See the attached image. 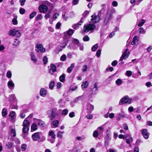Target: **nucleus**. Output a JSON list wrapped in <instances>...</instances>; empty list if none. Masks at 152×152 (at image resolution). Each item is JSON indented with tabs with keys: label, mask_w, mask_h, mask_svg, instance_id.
I'll return each mask as SVG.
<instances>
[{
	"label": "nucleus",
	"mask_w": 152,
	"mask_h": 152,
	"mask_svg": "<svg viewBox=\"0 0 152 152\" xmlns=\"http://www.w3.org/2000/svg\"><path fill=\"white\" fill-rule=\"evenodd\" d=\"M72 42L74 44L77 45L78 46H79V41L77 39H73L72 40Z\"/></svg>",
	"instance_id": "obj_45"
},
{
	"label": "nucleus",
	"mask_w": 152,
	"mask_h": 152,
	"mask_svg": "<svg viewBox=\"0 0 152 152\" xmlns=\"http://www.w3.org/2000/svg\"><path fill=\"white\" fill-rule=\"evenodd\" d=\"M21 148L22 151L25 150L27 148V145L25 144H23L21 145Z\"/></svg>",
	"instance_id": "obj_48"
},
{
	"label": "nucleus",
	"mask_w": 152,
	"mask_h": 152,
	"mask_svg": "<svg viewBox=\"0 0 152 152\" xmlns=\"http://www.w3.org/2000/svg\"><path fill=\"white\" fill-rule=\"evenodd\" d=\"M66 59V56L65 55H62L60 58V60L62 61H65Z\"/></svg>",
	"instance_id": "obj_51"
},
{
	"label": "nucleus",
	"mask_w": 152,
	"mask_h": 152,
	"mask_svg": "<svg viewBox=\"0 0 152 152\" xmlns=\"http://www.w3.org/2000/svg\"><path fill=\"white\" fill-rule=\"evenodd\" d=\"M31 60L34 63H36L37 59L36 58L34 54L32 52H31L30 54Z\"/></svg>",
	"instance_id": "obj_19"
},
{
	"label": "nucleus",
	"mask_w": 152,
	"mask_h": 152,
	"mask_svg": "<svg viewBox=\"0 0 152 152\" xmlns=\"http://www.w3.org/2000/svg\"><path fill=\"white\" fill-rule=\"evenodd\" d=\"M64 133L63 131H59L58 132L57 134V136L58 137L62 138L63 137V134Z\"/></svg>",
	"instance_id": "obj_31"
},
{
	"label": "nucleus",
	"mask_w": 152,
	"mask_h": 152,
	"mask_svg": "<svg viewBox=\"0 0 152 152\" xmlns=\"http://www.w3.org/2000/svg\"><path fill=\"white\" fill-rule=\"evenodd\" d=\"M138 41V37L137 36H135L133 38L132 41L131 43L132 45L136 44Z\"/></svg>",
	"instance_id": "obj_22"
},
{
	"label": "nucleus",
	"mask_w": 152,
	"mask_h": 152,
	"mask_svg": "<svg viewBox=\"0 0 152 152\" xmlns=\"http://www.w3.org/2000/svg\"><path fill=\"white\" fill-rule=\"evenodd\" d=\"M35 48H36L35 50L37 52H39L40 51L41 53H43L45 51V49L44 48L42 44L39 43H37L36 44Z\"/></svg>",
	"instance_id": "obj_6"
},
{
	"label": "nucleus",
	"mask_w": 152,
	"mask_h": 152,
	"mask_svg": "<svg viewBox=\"0 0 152 152\" xmlns=\"http://www.w3.org/2000/svg\"><path fill=\"white\" fill-rule=\"evenodd\" d=\"M89 13V12L88 11H85L83 14V16L84 17L86 16Z\"/></svg>",
	"instance_id": "obj_59"
},
{
	"label": "nucleus",
	"mask_w": 152,
	"mask_h": 152,
	"mask_svg": "<svg viewBox=\"0 0 152 152\" xmlns=\"http://www.w3.org/2000/svg\"><path fill=\"white\" fill-rule=\"evenodd\" d=\"M85 138V137L83 136H82L80 137H78L77 138V139L78 140H82Z\"/></svg>",
	"instance_id": "obj_56"
},
{
	"label": "nucleus",
	"mask_w": 152,
	"mask_h": 152,
	"mask_svg": "<svg viewBox=\"0 0 152 152\" xmlns=\"http://www.w3.org/2000/svg\"><path fill=\"white\" fill-rule=\"evenodd\" d=\"M61 44L59 45L57 48L56 50L58 52L61 51L63 48H64L61 46Z\"/></svg>",
	"instance_id": "obj_49"
},
{
	"label": "nucleus",
	"mask_w": 152,
	"mask_h": 152,
	"mask_svg": "<svg viewBox=\"0 0 152 152\" xmlns=\"http://www.w3.org/2000/svg\"><path fill=\"white\" fill-rule=\"evenodd\" d=\"M94 107L92 105L90 104H87V107L86 110L87 112L88 113H91L94 110Z\"/></svg>",
	"instance_id": "obj_12"
},
{
	"label": "nucleus",
	"mask_w": 152,
	"mask_h": 152,
	"mask_svg": "<svg viewBox=\"0 0 152 152\" xmlns=\"http://www.w3.org/2000/svg\"><path fill=\"white\" fill-rule=\"evenodd\" d=\"M55 82L54 81H51L49 85V87L50 89H52L54 86Z\"/></svg>",
	"instance_id": "obj_33"
},
{
	"label": "nucleus",
	"mask_w": 152,
	"mask_h": 152,
	"mask_svg": "<svg viewBox=\"0 0 152 152\" xmlns=\"http://www.w3.org/2000/svg\"><path fill=\"white\" fill-rule=\"evenodd\" d=\"M122 83V80L120 79H118L115 82L116 83L118 86L121 85Z\"/></svg>",
	"instance_id": "obj_41"
},
{
	"label": "nucleus",
	"mask_w": 152,
	"mask_h": 152,
	"mask_svg": "<svg viewBox=\"0 0 152 152\" xmlns=\"http://www.w3.org/2000/svg\"><path fill=\"white\" fill-rule=\"evenodd\" d=\"M69 117L70 118H73L75 116V113L74 112L70 113L69 114Z\"/></svg>",
	"instance_id": "obj_64"
},
{
	"label": "nucleus",
	"mask_w": 152,
	"mask_h": 152,
	"mask_svg": "<svg viewBox=\"0 0 152 152\" xmlns=\"http://www.w3.org/2000/svg\"><path fill=\"white\" fill-rule=\"evenodd\" d=\"M12 143L11 142H8L7 143L6 146L8 148H10L12 147Z\"/></svg>",
	"instance_id": "obj_37"
},
{
	"label": "nucleus",
	"mask_w": 152,
	"mask_h": 152,
	"mask_svg": "<svg viewBox=\"0 0 152 152\" xmlns=\"http://www.w3.org/2000/svg\"><path fill=\"white\" fill-rule=\"evenodd\" d=\"M99 135V133L96 130L94 131L93 133V136L95 138H97Z\"/></svg>",
	"instance_id": "obj_47"
},
{
	"label": "nucleus",
	"mask_w": 152,
	"mask_h": 152,
	"mask_svg": "<svg viewBox=\"0 0 152 152\" xmlns=\"http://www.w3.org/2000/svg\"><path fill=\"white\" fill-rule=\"evenodd\" d=\"M59 124V122L58 120H55L52 122L53 127L54 128L56 127Z\"/></svg>",
	"instance_id": "obj_30"
},
{
	"label": "nucleus",
	"mask_w": 152,
	"mask_h": 152,
	"mask_svg": "<svg viewBox=\"0 0 152 152\" xmlns=\"http://www.w3.org/2000/svg\"><path fill=\"white\" fill-rule=\"evenodd\" d=\"M37 129V126L34 124H32L31 127V131H35Z\"/></svg>",
	"instance_id": "obj_32"
},
{
	"label": "nucleus",
	"mask_w": 152,
	"mask_h": 152,
	"mask_svg": "<svg viewBox=\"0 0 152 152\" xmlns=\"http://www.w3.org/2000/svg\"><path fill=\"white\" fill-rule=\"evenodd\" d=\"M101 50L99 49L97 50L96 55L98 57H99L100 56L101 53Z\"/></svg>",
	"instance_id": "obj_60"
},
{
	"label": "nucleus",
	"mask_w": 152,
	"mask_h": 152,
	"mask_svg": "<svg viewBox=\"0 0 152 152\" xmlns=\"http://www.w3.org/2000/svg\"><path fill=\"white\" fill-rule=\"evenodd\" d=\"M48 61V58L47 57L45 56L43 57V62L44 64H46Z\"/></svg>",
	"instance_id": "obj_44"
},
{
	"label": "nucleus",
	"mask_w": 152,
	"mask_h": 152,
	"mask_svg": "<svg viewBox=\"0 0 152 152\" xmlns=\"http://www.w3.org/2000/svg\"><path fill=\"white\" fill-rule=\"evenodd\" d=\"M20 13L21 14H23L25 12V10L22 8H20L19 10Z\"/></svg>",
	"instance_id": "obj_58"
},
{
	"label": "nucleus",
	"mask_w": 152,
	"mask_h": 152,
	"mask_svg": "<svg viewBox=\"0 0 152 152\" xmlns=\"http://www.w3.org/2000/svg\"><path fill=\"white\" fill-rule=\"evenodd\" d=\"M15 36L18 37H19L21 36V33L18 30H16Z\"/></svg>",
	"instance_id": "obj_53"
},
{
	"label": "nucleus",
	"mask_w": 152,
	"mask_h": 152,
	"mask_svg": "<svg viewBox=\"0 0 152 152\" xmlns=\"http://www.w3.org/2000/svg\"><path fill=\"white\" fill-rule=\"evenodd\" d=\"M142 133L144 137L146 139H147L148 138V135L146 129H143L142 131Z\"/></svg>",
	"instance_id": "obj_18"
},
{
	"label": "nucleus",
	"mask_w": 152,
	"mask_h": 152,
	"mask_svg": "<svg viewBox=\"0 0 152 152\" xmlns=\"http://www.w3.org/2000/svg\"><path fill=\"white\" fill-rule=\"evenodd\" d=\"M42 18V16L41 14L37 15L36 17V20H38L39 19H41Z\"/></svg>",
	"instance_id": "obj_55"
},
{
	"label": "nucleus",
	"mask_w": 152,
	"mask_h": 152,
	"mask_svg": "<svg viewBox=\"0 0 152 152\" xmlns=\"http://www.w3.org/2000/svg\"><path fill=\"white\" fill-rule=\"evenodd\" d=\"M19 41L17 39H15L14 40L13 45L14 46H17L19 45Z\"/></svg>",
	"instance_id": "obj_40"
},
{
	"label": "nucleus",
	"mask_w": 152,
	"mask_h": 152,
	"mask_svg": "<svg viewBox=\"0 0 152 152\" xmlns=\"http://www.w3.org/2000/svg\"><path fill=\"white\" fill-rule=\"evenodd\" d=\"M7 86L8 88L10 90H12L14 89L15 84L11 80H10L7 82Z\"/></svg>",
	"instance_id": "obj_10"
},
{
	"label": "nucleus",
	"mask_w": 152,
	"mask_h": 152,
	"mask_svg": "<svg viewBox=\"0 0 152 152\" xmlns=\"http://www.w3.org/2000/svg\"><path fill=\"white\" fill-rule=\"evenodd\" d=\"M35 121L39 126H42L44 124L43 122L41 120L35 119Z\"/></svg>",
	"instance_id": "obj_20"
},
{
	"label": "nucleus",
	"mask_w": 152,
	"mask_h": 152,
	"mask_svg": "<svg viewBox=\"0 0 152 152\" xmlns=\"http://www.w3.org/2000/svg\"><path fill=\"white\" fill-rule=\"evenodd\" d=\"M12 23L14 25H16L18 23V21L17 19L15 18H14L12 20Z\"/></svg>",
	"instance_id": "obj_63"
},
{
	"label": "nucleus",
	"mask_w": 152,
	"mask_h": 152,
	"mask_svg": "<svg viewBox=\"0 0 152 152\" xmlns=\"http://www.w3.org/2000/svg\"><path fill=\"white\" fill-rule=\"evenodd\" d=\"M49 135L53 139H55L56 138V135L53 131H49Z\"/></svg>",
	"instance_id": "obj_24"
},
{
	"label": "nucleus",
	"mask_w": 152,
	"mask_h": 152,
	"mask_svg": "<svg viewBox=\"0 0 152 152\" xmlns=\"http://www.w3.org/2000/svg\"><path fill=\"white\" fill-rule=\"evenodd\" d=\"M145 22V20L143 19H142L139 22V24H138V26L140 27L142 26L144 24Z\"/></svg>",
	"instance_id": "obj_34"
},
{
	"label": "nucleus",
	"mask_w": 152,
	"mask_h": 152,
	"mask_svg": "<svg viewBox=\"0 0 152 152\" xmlns=\"http://www.w3.org/2000/svg\"><path fill=\"white\" fill-rule=\"evenodd\" d=\"M126 75L129 77L132 75V72L130 71H127L126 72Z\"/></svg>",
	"instance_id": "obj_57"
},
{
	"label": "nucleus",
	"mask_w": 152,
	"mask_h": 152,
	"mask_svg": "<svg viewBox=\"0 0 152 152\" xmlns=\"http://www.w3.org/2000/svg\"><path fill=\"white\" fill-rule=\"evenodd\" d=\"M1 113L2 116L3 117L6 116L7 114V112L5 108L3 109Z\"/></svg>",
	"instance_id": "obj_27"
},
{
	"label": "nucleus",
	"mask_w": 152,
	"mask_h": 152,
	"mask_svg": "<svg viewBox=\"0 0 152 152\" xmlns=\"http://www.w3.org/2000/svg\"><path fill=\"white\" fill-rule=\"evenodd\" d=\"M39 9L40 12L44 13L47 11L48 7L46 5L43 4L39 7Z\"/></svg>",
	"instance_id": "obj_11"
},
{
	"label": "nucleus",
	"mask_w": 152,
	"mask_h": 152,
	"mask_svg": "<svg viewBox=\"0 0 152 152\" xmlns=\"http://www.w3.org/2000/svg\"><path fill=\"white\" fill-rule=\"evenodd\" d=\"M98 86L97 82L94 83L93 86L91 88L90 96L91 97L93 95H95L96 94V91L98 90Z\"/></svg>",
	"instance_id": "obj_5"
},
{
	"label": "nucleus",
	"mask_w": 152,
	"mask_h": 152,
	"mask_svg": "<svg viewBox=\"0 0 152 152\" xmlns=\"http://www.w3.org/2000/svg\"><path fill=\"white\" fill-rule=\"evenodd\" d=\"M89 38L87 36H86L84 37L83 38V41L85 42L88 41H89Z\"/></svg>",
	"instance_id": "obj_52"
},
{
	"label": "nucleus",
	"mask_w": 152,
	"mask_h": 152,
	"mask_svg": "<svg viewBox=\"0 0 152 152\" xmlns=\"http://www.w3.org/2000/svg\"><path fill=\"white\" fill-rule=\"evenodd\" d=\"M26 0H19V2L20 3V5L21 6L24 5L26 2Z\"/></svg>",
	"instance_id": "obj_62"
},
{
	"label": "nucleus",
	"mask_w": 152,
	"mask_h": 152,
	"mask_svg": "<svg viewBox=\"0 0 152 152\" xmlns=\"http://www.w3.org/2000/svg\"><path fill=\"white\" fill-rule=\"evenodd\" d=\"M16 30L13 29V30H10L9 31V35L10 36H15V33Z\"/></svg>",
	"instance_id": "obj_26"
},
{
	"label": "nucleus",
	"mask_w": 152,
	"mask_h": 152,
	"mask_svg": "<svg viewBox=\"0 0 152 152\" xmlns=\"http://www.w3.org/2000/svg\"><path fill=\"white\" fill-rule=\"evenodd\" d=\"M98 47V44H96L94 45L91 48V50L93 51H94L96 50Z\"/></svg>",
	"instance_id": "obj_46"
},
{
	"label": "nucleus",
	"mask_w": 152,
	"mask_h": 152,
	"mask_svg": "<svg viewBox=\"0 0 152 152\" xmlns=\"http://www.w3.org/2000/svg\"><path fill=\"white\" fill-rule=\"evenodd\" d=\"M128 50V49H126L125 50L124 53L122 54V56L120 58V61H122L124 59H125L126 58H127L130 54L129 52H127Z\"/></svg>",
	"instance_id": "obj_7"
},
{
	"label": "nucleus",
	"mask_w": 152,
	"mask_h": 152,
	"mask_svg": "<svg viewBox=\"0 0 152 152\" xmlns=\"http://www.w3.org/2000/svg\"><path fill=\"white\" fill-rule=\"evenodd\" d=\"M126 115L124 114L123 112L121 111L120 113L117 114V118L116 119L118 121L120 120V117H125Z\"/></svg>",
	"instance_id": "obj_15"
},
{
	"label": "nucleus",
	"mask_w": 152,
	"mask_h": 152,
	"mask_svg": "<svg viewBox=\"0 0 152 152\" xmlns=\"http://www.w3.org/2000/svg\"><path fill=\"white\" fill-rule=\"evenodd\" d=\"M15 113L13 111H12L10 114V117L11 119L12 120L15 118Z\"/></svg>",
	"instance_id": "obj_23"
},
{
	"label": "nucleus",
	"mask_w": 152,
	"mask_h": 152,
	"mask_svg": "<svg viewBox=\"0 0 152 152\" xmlns=\"http://www.w3.org/2000/svg\"><path fill=\"white\" fill-rule=\"evenodd\" d=\"M91 20L93 23H96L99 22L100 17L99 16L94 15L91 16Z\"/></svg>",
	"instance_id": "obj_8"
},
{
	"label": "nucleus",
	"mask_w": 152,
	"mask_h": 152,
	"mask_svg": "<svg viewBox=\"0 0 152 152\" xmlns=\"http://www.w3.org/2000/svg\"><path fill=\"white\" fill-rule=\"evenodd\" d=\"M74 67V65L73 64H71L70 66L67 69V72L69 73H70L72 71Z\"/></svg>",
	"instance_id": "obj_29"
},
{
	"label": "nucleus",
	"mask_w": 152,
	"mask_h": 152,
	"mask_svg": "<svg viewBox=\"0 0 152 152\" xmlns=\"http://www.w3.org/2000/svg\"><path fill=\"white\" fill-rule=\"evenodd\" d=\"M112 17V14L111 13H108L107 14L104 20V23L106 25Z\"/></svg>",
	"instance_id": "obj_13"
},
{
	"label": "nucleus",
	"mask_w": 152,
	"mask_h": 152,
	"mask_svg": "<svg viewBox=\"0 0 152 152\" xmlns=\"http://www.w3.org/2000/svg\"><path fill=\"white\" fill-rule=\"evenodd\" d=\"M11 134L13 137H15L16 136V131L15 129H11Z\"/></svg>",
	"instance_id": "obj_36"
},
{
	"label": "nucleus",
	"mask_w": 152,
	"mask_h": 152,
	"mask_svg": "<svg viewBox=\"0 0 152 152\" xmlns=\"http://www.w3.org/2000/svg\"><path fill=\"white\" fill-rule=\"evenodd\" d=\"M88 81H86L83 82L81 85V86L83 88H85L88 87Z\"/></svg>",
	"instance_id": "obj_25"
},
{
	"label": "nucleus",
	"mask_w": 152,
	"mask_h": 152,
	"mask_svg": "<svg viewBox=\"0 0 152 152\" xmlns=\"http://www.w3.org/2000/svg\"><path fill=\"white\" fill-rule=\"evenodd\" d=\"M87 66L86 65H83L82 67V70L83 72H85L86 71L87 69Z\"/></svg>",
	"instance_id": "obj_54"
},
{
	"label": "nucleus",
	"mask_w": 152,
	"mask_h": 152,
	"mask_svg": "<svg viewBox=\"0 0 152 152\" xmlns=\"http://www.w3.org/2000/svg\"><path fill=\"white\" fill-rule=\"evenodd\" d=\"M65 76L66 75L65 74H62L59 77L60 81L62 82H64L65 81Z\"/></svg>",
	"instance_id": "obj_21"
},
{
	"label": "nucleus",
	"mask_w": 152,
	"mask_h": 152,
	"mask_svg": "<svg viewBox=\"0 0 152 152\" xmlns=\"http://www.w3.org/2000/svg\"><path fill=\"white\" fill-rule=\"evenodd\" d=\"M126 142L128 144H129L132 141V138L131 137L130 135L129 134H127L126 137Z\"/></svg>",
	"instance_id": "obj_17"
},
{
	"label": "nucleus",
	"mask_w": 152,
	"mask_h": 152,
	"mask_svg": "<svg viewBox=\"0 0 152 152\" xmlns=\"http://www.w3.org/2000/svg\"><path fill=\"white\" fill-rule=\"evenodd\" d=\"M98 130L99 132L101 133L103 132V128L102 126H100L98 127Z\"/></svg>",
	"instance_id": "obj_61"
},
{
	"label": "nucleus",
	"mask_w": 152,
	"mask_h": 152,
	"mask_svg": "<svg viewBox=\"0 0 152 152\" xmlns=\"http://www.w3.org/2000/svg\"><path fill=\"white\" fill-rule=\"evenodd\" d=\"M9 98L10 101H14L16 97L14 95H10L9 96Z\"/></svg>",
	"instance_id": "obj_39"
},
{
	"label": "nucleus",
	"mask_w": 152,
	"mask_h": 152,
	"mask_svg": "<svg viewBox=\"0 0 152 152\" xmlns=\"http://www.w3.org/2000/svg\"><path fill=\"white\" fill-rule=\"evenodd\" d=\"M56 71V67L55 65L53 64H52L50 65V68L49 69V72L51 74L54 72Z\"/></svg>",
	"instance_id": "obj_14"
},
{
	"label": "nucleus",
	"mask_w": 152,
	"mask_h": 152,
	"mask_svg": "<svg viewBox=\"0 0 152 152\" xmlns=\"http://www.w3.org/2000/svg\"><path fill=\"white\" fill-rule=\"evenodd\" d=\"M47 114L50 119L52 121L55 119L56 116L58 115L59 113L56 108H53L48 110L47 112Z\"/></svg>",
	"instance_id": "obj_1"
},
{
	"label": "nucleus",
	"mask_w": 152,
	"mask_h": 152,
	"mask_svg": "<svg viewBox=\"0 0 152 152\" xmlns=\"http://www.w3.org/2000/svg\"><path fill=\"white\" fill-rule=\"evenodd\" d=\"M68 112V111L67 109H64L62 111V114L64 115H66L67 114Z\"/></svg>",
	"instance_id": "obj_42"
},
{
	"label": "nucleus",
	"mask_w": 152,
	"mask_h": 152,
	"mask_svg": "<svg viewBox=\"0 0 152 152\" xmlns=\"http://www.w3.org/2000/svg\"><path fill=\"white\" fill-rule=\"evenodd\" d=\"M37 12H34L30 14L29 15V18L31 19L33 18L37 14Z\"/></svg>",
	"instance_id": "obj_35"
},
{
	"label": "nucleus",
	"mask_w": 152,
	"mask_h": 152,
	"mask_svg": "<svg viewBox=\"0 0 152 152\" xmlns=\"http://www.w3.org/2000/svg\"><path fill=\"white\" fill-rule=\"evenodd\" d=\"M7 77L8 78H11L12 76V73L10 71H8L6 74Z\"/></svg>",
	"instance_id": "obj_50"
},
{
	"label": "nucleus",
	"mask_w": 152,
	"mask_h": 152,
	"mask_svg": "<svg viewBox=\"0 0 152 152\" xmlns=\"http://www.w3.org/2000/svg\"><path fill=\"white\" fill-rule=\"evenodd\" d=\"M67 43V40H64L63 42L61 43L59 45L61 44V46L64 48L66 46Z\"/></svg>",
	"instance_id": "obj_43"
},
{
	"label": "nucleus",
	"mask_w": 152,
	"mask_h": 152,
	"mask_svg": "<svg viewBox=\"0 0 152 152\" xmlns=\"http://www.w3.org/2000/svg\"><path fill=\"white\" fill-rule=\"evenodd\" d=\"M30 124V122L29 120H27V118H26L22 124L23 127L22 132L23 133H27L29 129Z\"/></svg>",
	"instance_id": "obj_2"
},
{
	"label": "nucleus",
	"mask_w": 152,
	"mask_h": 152,
	"mask_svg": "<svg viewBox=\"0 0 152 152\" xmlns=\"http://www.w3.org/2000/svg\"><path fill=\"white\" fill-rule=\"evenodd\" d=\"M132 99H130L128 96H126L122 98L120 100L119 105H121L125 103L130 104Z\"/></svg>",
	"instance_id": "obj_4"
},
{
	"label": "nucleus",
	"mask_w": 152,
	"mask_h": 152,
	"mask_svg": "<svg viewBox=\"0 0 152 152\" xmlns=\"http://www.w3.org/2000/svg\"><path fill=\"white\" fill-rule=\"evenodd\" d=\"M95 27V25L93 24H86L84 26L83 30L85 32L87 33L89 31H93Z\"/></svg>",
	"instance_id": "obj_3"
},
{
	"label": "nucleus",
	"mask_w": 152,
	"mask_h": 152,
	"mask_svg": "<svg viewBox=\"0 0 152 152\" xmlns=\"http://www.w3.org/2000/svg\"><path fill=\"white\" fill-rule=\"evenodd\" d=\"M140 34H145L146 31L144 30L143 28L141 27L138 30Z\"/></svg>",
	"instance_id": "obj_38"
},
{
	"label": "nucleus",
	"mask_w": 152,
	"mask_h": 152,
	"mask_svg": "<svg viewBox=\"0 0 152 152\" xmlns=\"http://www.w3.org/2000/svg\"><path fill=\"white\" fill-rule=\"evenodd\" d=\"M74 31L72 29H69L66 32V34L69 36H71L74 33Z\"/></svg>",
	"instance_id": "obj_28"
},
{
	"label": "nucleus",
	"mask_w": 152,
	"mask_h": 152,
	"mask_svg": "<svg viewBox=\"0 0 152 152\" xmlns=\"http://www.w3.org/2000/svg\"><path fill=\"white\" fill-rule=\"evenodd\" d=\"M40 133L39 132H36L33 134L32 135V138L34 141H37L39 140L40 138Z\"/></svg>",
	"instance_id": "obj_9"
},
{
	"label": "nucleus",
	"mask_w": 152,
	"mask_h": 152,
	"mask_svg": "<svg viewBox=\"0 0 152 152\" xmlns=\"http://www.w3.org/2000/svg\"><path fill=\"white\" fill-rule=\"evenodd\" d=\"M47 94V91L44 88H41L40 91V94L43 97L45 96Z\"/></svg>",
	"instance_id": "obj_16"
}]
</instances>
